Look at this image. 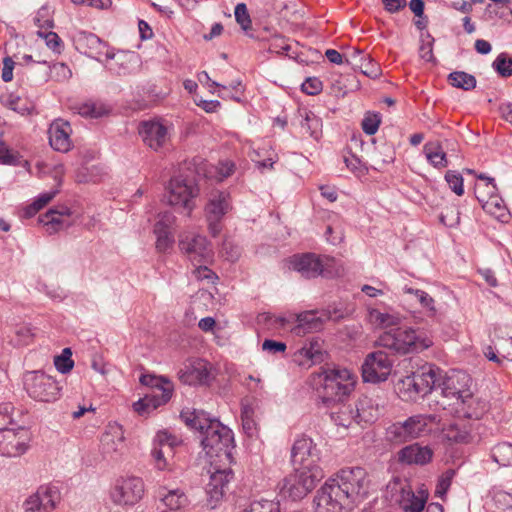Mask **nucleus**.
Returning a JSON list of instances; mask_svg holds the SVG:
<instances>
[{
	"mask_svg": "<svg viewBox=\"0 0 512 512\" xmlns=\"http://www.w3.org/2000/svg\"><path fill=\"white\" fill-rule=\"evenodd\" d=\"M466 400L467 399H462L455 405L457 412L461 414L464 418L480 419L486 411V404L475 398L472 392L470 393L469 396V400L471 401Z\"/></svg>",
	"mask_w": 512,
	"mask_h": 512,
	"instance_id": "30",
	"label": "nucleus"
},
{
	"mask_svg": "<svg viewBox=\"0 0 512 512\" xmlns=\"http://www.w3.org/2000/svg\"><path fill=\"white\" fill-rule=\"evenodd\" d=\"M441 379V369L426 363L411 375L400 379L396 385L398 394L402 400L417 401L436 390V384Z\"/></svg>",
	"mask_w": 512,
	"mask_h": 512,
	"instance_id": "4",
	"label": "nucleus"
},
{
	"mask_svg": "<svg viewBox=\"0 0 512 512\" xmlns=\"http://www.w3.org/2000/svg\"><path fill=\"white\" fill-rule=\"evenodd\" d=\"M231 209L229 193L225 191H214L210 194L205 206V216L208 223V230L212 237H217L222 231V219Z\"/></svg>",
	"mask_w": 512,
	"mask_h": 512,
	"instance_id": "14",
	"label": "nucleus"
},
{
	"mask_svg": "<svg viewBox=\"0 0 512 512\" xmlns=\"http://www.w3.org/2000/svg\"><path fill=\"white\" fill-rule=\"evenodd\" d=\"M322 402L329 405L332 402L341 401L349 395L355 386V375L346 368L326 369L323 374Z\"/></svg>",
	"mask_w": 512,
	"mask_h": 512,
	"instance_id": "5",
	"label": "nucleus"
},
{
	"mask_svg": "<svg viewBox=\"0 0 512 512\" xmlns=\"http://www.w3.org/2000/svg\"><path fill=\"white\" fill-rule=\"evenodd\" d=\"M189 385H206L210 382L209 364L205 360H197L191 364L181 376Z\"/></svg>",
	"mask_w": 512,
	"mask_h": 512,
	"instance_id": "26",
	"label": "nucleus"
},
{
	"mask_svg": "<svg viewBox=\"0 0 512 512\" xmlns=\"http://www.w3.org/2000/svg\"><path fill=\"white\" fill-rule=\"evenodd\" d=\"M449 83L456 88L463 89L465 91L472 90L476 87V78L464 71H454L448 75Z\"/></svg>",
	"mask_w": 512,
	"mask_h": 512,
	"instance_id": "38",
	"label": "nucleus"
},
{
	"mask_svg": "<svg viewBox=\"0 0 512 512\" xmlns=\"http://www.w3.org/2000/svg\"><path fill=\"white\" fill-rule=\"evenodd\" d=\"M424 152L429 163L437 168H445L449 162L446 157V153L438 142H430L424 145Z\"/></svg>",
	"mask_w": 512,
	"mask_h": 512,
	"instance_id": "35",
	"label": "nucleus"
},
{
	"mask_svg": "<svg viewBox=\"0 0 512 512\" xmlns=\"http://www.w3.org/2000/svg\"><path fill=\"white\" fill-rule=\"evenodd\" d=\"M454 475H455V470L448 469L440 476V478L438 479L437 485H436V490H435V494L437 496L441 497L446 494V492L449 490V488L451 486L452 479H453Z\"/></svg>",
	"mask_w": 512,
	"mask_h": 512,
	"instance_id": "53",
	"label": "nucleus"
},
{
	"mask_svg": "<svg viewBox=\"0 0 512 512\" xmlns=\"http://www.w3.org/2000/svg\"><path fill=\"white\" fill-rule=\"evenodd\" d=\"M162 448V471L173 470L187 452L182 433L174 428L162 429Z\"/></svg>",
	"mask_w": 512,
	"mask_h": 512,
	"instance_id": "18",
	"label": "nucleus"
},
{
	"mask_svg": "<svg viewBox=\"0 0 512 512\" xmlns=\"http://www.w3.org/2000/svg\"><path fill=\"white\" fill-rule=\"evenodd\" d=\"M23 386L30 398L38 402H54L60 397L59 383L42 371H27L23 375Z\"/></svg>",
	"mask_w": 512,
	"mask_h": 512,
	"instance_id": "7",
	"label": "nucleus"
},
{
	"mask_svg": "<svg viewBox=\"0 0 512 512\" xmlns=\"http://www.w3.org/2000/svg\"><path fill=\"white\" fill-rule=\"evenodd\" d=\"M471 378L462 370H452L445 376L441 374L440 381L436 384V389L441 390V395L445 398L455 400L456 405L462 399L469 400Z\"/></svg>",
	"mask_w": 512,
	"mask_h": 512,
	"instance_id": "11",
	"label": "nucleus"
},
{
	"mask_svg": "<svg viewBox=\"0 0 512 512\" xmlns=\"http://www.w3.org/2000/svg\"><path fill=\"white\" fill-rule=\"evenodd\" d=\"M58 193L57 190L46 192L38 196V198L27 207L26 214L28 216H33L39 210H41L44 206H46Z\"/></svg>",
	"mask_w": 512,
	"mask_h": 512,
	"instance_id": "46",
	"label": "nucleus"
},
{
	"mask_svg": "<svg viewBox=\"0 0 512 512\" xmlns=\"http://www.w3.org/2000/svg\"><path fill=\"white\" fill-rule=\"evenodd\" d=\"M72 352L70 348H64L62 353L54 358L56 369L65 374L72 370L74 361L71 358Z\"/></svg>",
	"mask_w": 512,
	"mask_h": 512,
	"instance_id": "43",
	"label": "nucleus"
},
{
	"mask_svg": "<svg viewBox=\"0 0 512 512\" xmlns=\"http://www.w3.org/2000/svg\"><path fill=\"white\" fill-rule=\"evenodd\" d=\"M180 418L188 428L200 432L201 445L208 455L219 456L221 453L230 455L234 447V435L232 430L218 419L211 418L207 412L196 409L181 411Z\"/></svg>",
	"mask_w": 512,
	"mask_h": 512,
	"instance_id": "2",
	"label": "nucleus"
},
{
	"mask_svg": "<svg viewBox=\"0 0 512 512\" xmlns=\"http://www.w3.org/2000/svg\"><path fill=\"white\" fill-rule=\"evenodd\" d=\"M79 43L86 48L84 53L95 59H99L106 48L105 42L93 33H81Z\"/></svg>",
	"mask_w": 512,
	"mask_h": 512,
	"instance_id": "33",
	"label": "nucleus"
},
{
	"mask_svg": "<svg viewBox=\"0 0 512 512\" xmlns=\"http://www.w3.org/2000/svg\"><path fill=\"white\" fill-rule=\"evenodd\" d=\"M14 333L15 338L13 341L17 346H26L30 344L34 337L31 327L27 325L17 326Z\"/></svg>",
	"mask_w": 512,
	"mask_h": 512,
	"instance_id": "49",
	"label": "nucleus"
},
{
	"mask_svg": "<svg viewBox=\"0 0 512 512\" xmlns=\"http://www.w3.org/2000/svg\"><path fill=\"white\" fill-rule=\"evenodd\" d=\"M291 460L295 468L307 470L314 473V470H322L319 465L320 451L313 440L307 436L296 439L291 450Z\"/></svg>",
	"mask_w": 512,
	"mask_h": 512,
	"instance_id": "13",
	"label": "nucleus"
},
{
	"mask_svg": "<svg viewBox=\"0 0 512 512\" xmlns=\"http://www.w3.org/2000/svg\"><path fill=\"white\" fill-rule=\"evenodd\" d=\"M490 456L499 466H512V443L508 441L497 443L490 449Z\"/></svg>",
	"mask_w": 512,
	"mask_h": 512,
	"instance_id": "34",
	"label": "nucleus"
},
{
	"mask_svg": "<svg viewBox=\"0 0 512 512\" xmlns=\"http://www.w3.org/2000/svg\"><path fill=\"white\" fill-rule=\"evenodd\" d=\"M70 216V208L61 206L50 209L44 215L40 216V222L46 227L47 232L52 234L64 227H69L71 225V222L68 220Z\"/></svg>",
	"mask_w": 512,
	"mask_h": 512,
	"instance_id": "25",
	"label": "nucleus"
},
{
	"mask_svg": "<svg viewBox=\"0 0 512 512\" xmlns=\"http://www.w3.org/2000/svg\"><path fill=\"white\" fill-rule=\"evenodd\" d=\"M236 22L240 27L250 36L254 37L253 34H249L248 31L252 29V21L248 13V9L245 3H238L234 10Z\"/></svg>",
	"mask_w": 512,
	"mask_h": 512,
	"instance_id": "42",
	"label": "nucleus"
},
{
	"mask_svg": "<svg viewBox=\"0 0 512 512\" xmlns=\"http://www.w3.org/2000/svg\"><path fill=\"white\" fill-rule=\"evenodd\" d=\"M258 506L261 507L259 512H280L279 501L261 499L257 500Z\"/></svg>",
	"mask_w": 512,
	"mask_h": 512,
	"instance_id": "64",
	"label": "nucleus"
},
{
	"mask_svg": "<svg viewBox=\"0 0 512 512\" xmlns=\"http://www.w3.org/2000/svg\"><path fill=\"white\" fill-rule=\"evenodd\" d=\"M367 473L346 467L328 479L314 498L316 512H348L351 504L367 495Z\"/></svg>",
	"mask_w": 512,
	"mask_h": 512,
	"instance_id": "1",
	"label": "nucleus"
},
{
	"mask_svg": "<svg viewBox=\"0 0 512 512\" xmlns=\"http://www.w3.org/2000/svg\"><path fill=\"white\" fill-rule=\"evenodd\" d=\"M371 319L373 322L383 328H395L401 322V317L398 314L383 313L378 310H372L370 312Z\"/></svg>",
	"mask_w": 512,
	"mask_h": 512,
	"instance_id": "40",
	"label": "nucleus"
},
{
	"mask_svg": "<svg viewBox=\"0 0 512 512\" xmlns=\"http://www.w3.org/2000/svg\"><path fill=\"white\" fill-rule=\"evenodd\" d=\"M296 334H306L316 332L322 329L323 322L313 311L304 312L297 317Z\"/></svg>",
	"mask_w": 512,
	"mask_h": 512,
	"instance_id": "32",
	"label": "nucleus"
},
{
	"mask_svg": "<svg viewBox=\"0 0 512 512\" xmlns=\"http://www.w3.org/2000/svg\"><path fill=\"white\" fill-rule=\"evenodd\" d=\"M160 406V398L157 395L146 394L133 403V410L141 417H147Z\"/></svg>",
	"mask_w": 512,
	"mask_h": 512,
	"instance_id": "37",
	"label": "nucleus"
},
{
	"mask_svg": "<svg viewBox=\"0 0 512 512\" xmlns=\"http://www.w3.org/2000/svg\"><path fill=\"white\" fill-rule=\"evenodd\" d=\"M162 504L169 509L162 512H182L180 509L187 504V497L180 489H170L166 494L162 492Z\"/></svg>",
	"mask_w": 512,
	"mask_h": 512,
	"instance_id": "36",
	"label": "nucleus"
},
{
	"mask_svg": "<svg viewBox=\"0 0 512 512\" xmlns=\"http://www.w3.org/2000/svg\"><path fill=\"white\" fill-rule=\"evenodd\" d=\"M217 178L219 181H222L228 177H230L235 171V164L230 160H222L219 161L217 167Z\"/></svg>",
	"mask_w": 512,
	"mask_h": 512,
	"instance_id": "59",
	"label": "nucleus"
},
{
	"mask_svg": "<svg viewBox=\"0 0 512 512\" xmlns=\"http://www.w3.org/2000/svg\"><path fill=\"white\" fill-rule=\"evenodd\" d=\"M433 454L430 447L413 443L398 451L397 461L403 465L424 466L432 461Z\"/></svg>",
	"mask_w": 512,
	"mask_h": 512,
	"instance_id": "24",
	"label": "nucleus"
},
{
	"mask_svg": "<svg viewBox=\"0 0 512 512\" xmlns=\"http://www.w3.org/2000/svg\"><path fill=\"white\" fill-rule=\"evenodd\" d=\"M331 420L337 426L350 427L353 423H372L377 417V409L371 404V399L364 397L358 400L355 408L351 405L340 404L337 410L330 414Z\"/></svg>",
	"mask_w": 512,
	"mask_h": 512,
	"instance_id": "8",
	"label": "nucleus"
},
{
	"mask_svg": "<svg viewBox=\"0 0 512 512\" xmlns=\"http://www.w3.org/2000/svg\"><path fill=\"white\" fill-rule=\"evenodd\" d=\"M492 68L504 78L512 76V56L506 52L500 53L492 63Z\"/></svg>",
	"mask_w": 512,
	"mask_h": 512,
	"instance_id": "41",
	"label": "nucleus"
},
{
	"mask_svg": "<svg viewBox=\"0 0 512 512\" xmlns=\"http://www.w3.org/2000/svg\"><path fill=\"white\" fill-rule=\"evenodd\" d=\"M144 482L140 477H121L115 481L110 495L117 505H135L144 495Z\"/></svg>",
	"mask_w": 512,
	"mask_h": 512,
	"instance_id": "16",
	"label": "nucleus"
},
{
	"mask_svg": "<svg viewBox=\"0 0 512 512\" xmlns=\"http://www.w3.org/2000/svg\"><path fill=\"white\" fill-rule=\"evenodd\" d=\"M393 367V361L384 351L369 353L361 367L364 382L380 383L388 379Z\"/></svg>",
	"mask_w": 512,
	"mask_h": 512,
	"instance_id": "15",
	"label": "nucleus"
},
{
	"mask_svg": "<svg viewBox=\"0 0 512 512\" xmlns=\"http://www.w3.org/2000/svg\"><path fill=\"white\" fill-rule=\"evenodd\" d=\"M381 2L384 5V9L391 14L399 12L407 5L406 0H381Z\"/></svg>",
	"mask_w": 512,
	"mask_h": 512,
	"instance_id": "63",
	"label": "nucleus"
},
{
	"mask_svg": "<svg viewBox=\"0 0 512 512\" xmlns=\"http://www.w3.org/2000/svg\"><path fill=\"white\" fill-rule=\"evenodd\" d=\"M40 37L45 39V43L48 48H50L53 52L60 54L62 50V41L61 38L55 32H38Z\"/></svg>",
	"mask_w": 512,
	"mask_h": 512,
	"instance_id": "56",
	"label": "nucleus"
},
{
	"mask_svg": "<svg viewBox=\"0 0 512 512\" xmlns=\"http://www.w3.org/2000/svg\"><path fill=\"white\" fill-rule=\"evenodd\" d=\"M78 113L83 117L98 118L106 113V109L102 104L87 102L79 105Z\"/></svg>",
	"mask_w": 512,
	"mask_h": 512,
	"instance_id": "44",
	"label": "nucleus"
},
{
	"mask_svg": "<svg viewBox=\"0 0 512 512\" xmlns=\"http://www.w3.org/2000/svg\"><path fill=\"white\" fill-rule=\"evenodd\" d=\"M431 417L427 415H413L405 421L395 422L386 430L387 439L394 444H402L416 439L427 431Z\"/></svg>",
	"mask_w": 512,
	"mask_h": 512,
	"instance_id": "10",
	"label": "nucleus"
},
{
	"mask_svg": "<svg viewBox=\"0 0 512 512\" xmlns=\"http://www.w3.org/2000/svg\"><path fill=\"white\" fill-rule=\"evenodd\" d=\"M233 476L230 469L216 470L211 473L209 482L206 484L207 505L214 509L222 500L226 488Z\"/></svg>",
	"mask_w": 512,
	"mask_h": 512,
	"instance_id": "22",
	"label": "nucleus"
},
{
	"mask_svg": "<svg viewBox=\"0 0 512 512\" xmlns=\"http://www.w3.org/2000/svg\"><path fill=\"white\" fill-rule=\"evenodd\" d=\"M298 113L301 129L313 139L319 140L322 136V119L307 109H300Z\"/></svg>",
	"mask_w": 512,
	"mask_h": 512,
	"instance_id": "29",
	"label": "nucleus"
},
{
	"mask_svg": "<svg viewBox=\"0 0 512 512\" xmlns=\"http://www.w3.org/2000/svg\"><path fill=\"white\" fill-rule=\"evenodd\" d=\"M139 134L143 142L151 149L158 151L160 148V120L153 119L143 121L139 125Z\"/></svg>",
	"mask_w": 512,
	"mask_h": 512,
	"instance_id": "28",
	"label": "nucleus"
},
{
	"mask_svg": "<svg viewBox=\"0 0 512 512\" xmlns=\"http://www.w3.org/2000/svg\"><path fill=\"white\" fill-rule=\"evenodd\" d=\"M27 431L23 428L17 430L8 428L0 432V455L18 457L27 450Z\"/></svg>",
	"mask_w": 512,
	"mask_h": 512,
	"instance_id": "20",
	"label": "nucleus"
},
{
	"mask_svg": "<svg viewBox=\"0 0 512 512\" xmlns=\"http://www.w3.org/2000/svg\"><path fill=\"white\" fill-rule=\"evenodd\" d=\"M323 477V470L315 469L314 473H310L307 470L295 468L294 473L285 477L279 484V494L293 501L300 500L311 492Z\"/></svg>",
	"mask_w": 512,
	"mask_h": 512,
	"instance_id": "6",
	"label": "nucleus"
},
{
	"mask_svg": "<svg viewBox=\"0 0 512 512\" xmlns=\"http://www.w3.org/2000/svg\"><path fill=\"white\" fill-rule=\"evenodd\" d=\"M403 290L407 294L414 295L418 299L421 306L427 310L429 316L436 315L437 311L435 308V301L427 292L407 286H405Z\"/></svg>",
	"mask_w": 512,
	"mask_h": 512,
	"instance_id": "39",
	"label": "nucleus"
},
{
	"mask_svg": "<svg viewBox=\"0 0 512 512\" xmlns=\"http://www.w3.org/2000/svg\"><path fill=\"white\" fill-rule=\"evenodd\" d=\"M16 161L17 155L13 154L3 141H0V163L15 164Z\"/></svg>",
	"mask_w": 512,
	"mask_h": 512,
	"instance_id": "62",
	"label": "nucleus"
},
{
	"mask_svg": "<svg viewBox=\"0 0 512 512\" xmlns=\"http://www.w3.org/2000/svg\"><path fill=\"white\" fill-rule=\"evenodd\" d=\"M445 180L450 189L458 196L464 194L463 177L454 170H448L445 174Z\"/></svg>",
	"mask_w": 512,
	"mask_h": 512,
	"instance_id": "47",
	"label": "nucleus"
},
{
	"mask_svg": "<svg viewBox=\"0 0 512 512\" xmlns=\"http://www.w3.org/2000/svg\"><path fill=\"white\" fill-rule=\"evenodd\" d=\"M72 128L69 122L57 119L48 129L50 146L58 152L66 153L73 147L71 140Z\"/></svg>",
	"mask_w": 512,
	"mask_h": 512,
	"instance_id": "23",
	"label": "nucleus"
},
{
	"mask_svg": "<svg viewBox=\"0 0 512 512\" xmlns=\"http://www.w3.org/2000/svg\"><path fill=\"white\" fill-rule=\"evenodd\" d=\"M302 354L313 363L322 360L321 345L317 340H311L301 349Z\"/></svg>",
	"mask_w": 512,
	"mask_h": 512,
	"instance_id": "48",
	"label": "nucleus"
},
{
	"mask_svg": "<svg viewBox=\"0 0 512 512\" xmlns=\"http://www.w3.org/2000/svg\"><path fill=\"white\" fill-rule=\"evenodd\" d=\"M199 189L192 180L175 177L170 180L168 186V203L178 209L187 210V215L192 211L193 198L198 195Z\"/></svg>",
	"mask_w": 512,
	"mask_h": 512,
	"instance_id": "17",
	"label": "nucleus"
},
{
	"mask_svg": "<svg viewBox=\"0 0 512 512\" xmlns=\"http://www.w3.org/2000/svg\"><path fill=\"white\" fill-rule=\"evenodd\" d=\"M381 123V118L378 113H367L365 117L362 120V130L367 135H374L378 129L379 125Z\"/></svg>",
	"mask_w": 512,
	"mask_h": 512,
	"instance_id": "52",
	"label": "nucleus"
},
{
	"mask_svg": "<svg viewBox=\"0 0 512 512\" xmlns=\"http://www.w3.org/2000/svg\"><path fill=\"white\" fill-rule=\"evenodd\" d=\"M495 349L502 359L512 361V337L498 338L495 342Z\"/></svg>",
	"mask_w": 512,
	"mask_h": 512,
	"instance_id": "54",
	"label": "nucleus"
},
{
	"mask_svg": "<svg viewBox=\"0 0 512 512\" xmlns=\"http://www.w3.org/2000/svg\"><path fill=\"white\" fill-rule=\"evenodd\" d=\"M286 344L284 342L275 341L272 339H266L262 343L263 351H267L271 354L284 353L286 351Z\"/></svg>",
	"mask_w": 512,
	"mask_h": 512,
	"instance_id": "61",
	"label": "nucleus"
},
{
	"mask_svg": "<svg viewBox=\"0 0 512 512\" xmlns=\"http://www.w3.org/2000/svg\"><path fill=\"white\" fill-rule=\"evenodd\" d=\"M14 407L11 403H3L0 405V432L8 429L13 423L11 413Z\"/></svg>",
	"mask_w": 512,
	"mask_h": 512,
	"instance_id": "57",
	"label": "nucleus"
},
{
	"mask_svg": "<svg viewBox=\"0 0 512 512\" xmlns=\"http://www.w3.org/2000/svg\"><path fill=\"white\" fill-rule=\"evenodd\" d=\"M50 69V78L58 81L64 82L71 78L72 72L70 68L62 62L54 63L53 65H49Z\"/></svg>",
	"mask_w": 512,
	"mask_h": 512,
	"instance_id": "45",
	"label": "nucleus"
},
{
	"mask_svg": "<svg viewBox=\"0 0 512 512\" xmlns=\"http://www.w3.org/2000/svg\"><path fill=\"white\" fill-rule=\"evenodd\" d=\"M333 259L325 258V260L315 253L295 254L290 257V267L301 274L306 279L323 276L327 278L334 277L337 273H333L331 264Z\"/></svg>",
	"mask_w": 512,
	"mask_h": 512,
	"instance_id": "9",
	"label": "nucleus"
},
{
	"mask_svg": "<svg viewBox=\"0 0 512 512\" xmlns=\"http://www.w3.org/2000/svg\"><path fill=\"white\" fill-rule=\"evenodd\" d=\"M379 346L400 355L418 353L433 342L423 331L411 327H395L384 331L378 338Z\"/></svg>",
	"mask_w": 512,
	"mask_h": 512,
	"instance_id": "3",
	"label": "nucleus"
},
{
	"mask_svg": "<svg viewBox=\"0 0 512 512\" xmlns=\"http://www.w3.org/2000/svg\"><path fill=\"white\" fill-rule=\"evenodd\" d=\"M427 497L428 494L424 490H420L416 495L410 487L402 488L400 504L404 512H422Z\"/></svg>",
	"mask_w": 512,
	"mask_h": 512,
	"instance_id": "27",
	"label": "nucleus"
},
{
	"mask_svg": "<svg viewBox=\"0 0 512 512\" xmlns=\"http://www.w3.org/2000/svg\"><path fill=\"white\" fill-rule=\"evenodd\" d=\"M179 248L193 265L207 264L213 256L207 238L193 232L179 235Z\"/></svg>",
	"mask_w": 512,
	"mask_h": 512,
	"instance_id": "12",
	"label": "nucleus"
},
{
	"mask_svg": "<svg viewBox=\"0 0 512 512\" xmlns=\"http://www.w3.org/2000/svg\"><path fill=\"white\" fill-rule=\"evenodd\" d=\"M171 216L167 211H162V251L174 243V235L169 230Z\"/></svg>",
	"mask_w": 512,
	"mask_h": 512,
	"instance_id": "51",
	"label": "nucleus"
},
{
	"mask_svg": "<svg viewBox=\"0 0 512 512\" xmlns=\"http://www.w3.org/2000/svg\"><path fill=\"white\" fill-rule=\"evenodd\" d=\"M426 37L429 40L427 42H422L419 48V55L421 59L425 60L426 62H435V57L433 55L434 38L429 33H427Z\"/></svg>",
	"mask_w": 512,
	"mask_h": 512,
	"instance_id": "58",
	"label": "nucleus"
},
{
	"mask_svg": "<svg viewBox=\"0 0 512 512\" xmlns=\"http://www.w3.org/2000/svg\"><path fill=\"white\" fill-rule=\"evenodd\" d=\"M5 106L21 115L30 113V108L25 101L15 94H9L5 100Z\"/></svg>",
	"mask_w": 512,
	"mask_h": 512,
	"instance_id": "50",
	"label": "nucleus"
},
{
	"mask_svg": "<svg viewBox=\"0 0 512 512\" xmlns=\"http://www.w3.org/2000/svg\"><path fill=\"white\" fill-rule=\"evenodd\" d=\"M480 189L481 186L476 184L475 196L479 203L482 205V208L492 215H496L497 217L502 216L505 210V205L503 200L497 195V192L492 193L490 191H487L488 199H485L483 196L480 195Z\"/></svg>",
	"mask_w": 512,
	"mask_h": 512,
	"instance_id": "31",
	"label": "nucleus"
},
{
	"mask_svg": "<svg viewBox=\"0 0 512 512\" xmlns=\"http://www.w3.org/2000/svg\"><path fill=\"white\" fill-rule=\"evenodd\" d=\"M100 451L105 459L119 461L125 451L124 435L120 427H110L100 440Z\"/></svg>",
	"mask_w": 512,
	"mask_h": 512,
	"instance_id": "21",
	"label": "nucleus"
},
{
	"mask_svg": "<svg viewBox=\"0 0 512 512\" xmlns=\"http://www.w3.org/2000/svg\"><path fill=\"white\" fill-rule=\"evenodd\" d=\"M60 500L61 494L56 486L43 485L24 501V512H53Z\"/></svg>",
	"mask_w": 512,
	"mask_h": 512,
	"instance_id": "19",
	"label": "nucleus"
},
{
	"mask_svg": "<svg viewBox=\"0 0 512 512\" xmlns=\"http://www.w3.org/2000/svg\"><path fill=\"white\" fill-rule=\"evenodd\" d=\"M362 59L364 61L360 66L362 73L370 78L378 77L380 73L378 65L374 63L369 57H363Z\"/></svg>",
	"mask_w": 512,
	"mask_h": 512,
	"instance_id": "60",
	"label": "nucleus"
},
{
	"mask_svg": "<svg viewBox=\"0 0 512 512\" xmlns=\"http://www.w3.org/2000/svg\"><path fill=\"white\" fill-rule=\"evenodd\" d=\"M322 89H323V83L317 77H308L305 79V81L301 85L302 92L306 93L307 95H311V96L321 93Z\"/></svg>",
	"mask_w": 512,
	"mask_h": 512,
	"instance_id": "55",
	"label": "nucleus"
}]
</instances>
